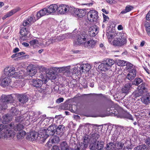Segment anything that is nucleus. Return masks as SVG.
<instances>
[{"mask_svg": "<svg viewBox=\"0 0 150 150\" xmlns=\"http://www.w3.org/2000/svg\"><path fill=\"white\" fill-rule=\"evenodd\" d=\"M32 81L33 86L37 88L40 87L43 83V81L42 80L38 79H33Z\"/></svg>", "mask_w": 150, "mask_h": 150, "instance_id": "obj_24", "label": "nucleus"}, {"mask_svg": "<svg viewBox=\"0 0 150 150\" xmlns=\"http://www.w3.org/2000/svg\"><path fill=\"white\" fill-rule=\"evenodd\" d=\"M115 145L112 143H110L109 144H107V147L106 150H115Z\"/></svg>", "mask_w": 150, "mask_h": 150, "instance_id": "obj_42", "label": "nucleus"}, {"mask_svg": "<svg viewBox=\"0 0 150 150\" xmlns=\"http://www.w3.org/2000/svg\"><path fill=\"white\" fill-rule=\"evenodd\" d=\"M61 147L62 150H68V145L66 142H63L61 143Z\"/></svg>", "mask_w": 150, "mask_h": 150, "instance_id": "obj_41", "label": "nucleus"}, {"mask_svg": "<svg viewBox=\"0 0 150 150\" xmlns=\"http://www.w3.org/2000/svg\"><path fill=\"white\" fill-rule=\"evenodd\" d=\"M75 146L74 147L71 148V150H83L80 148V147L78 145H76L75 144H74Z\"/></svg>", "mask_w": 150, "mask_h": 150, "instance_id": "obj_50", "label": "nucleus"}, {"mask_svg": "<svg viewBox=\"0 0 150 150\" xmlns=\"http://www.w3.org/2000/svg\"><path fill=\"white\" fill-rule=\"evenodd\" d=\"M134 7L133 6L128 5L126 6L125 7V9L123 10L120 13L119 15L121 14H123L129 12L133 10Z\"/></svg>", "mask_w": 150, "mask_h": 150, "instance_id": "obj_31", "label": "nucleus"}, {"mask_svg": "<svg viewBox=\"0 0 150 150\" xmlns=\"http://www.w3.org/2000/svg\"><path fill=\"white\" fill-rule=\"evenodd\" d=\"M13 98L11 95H2L0 100V109H5L7 108V104L9 102H11Z\"/></svg>", "mask_w": 150, "mask_h": 150, "instance_id": "obj_1", "label": "nucleus"}, {"mask_svg": "<svg viewBox=\"0 0 150 150\" xmlns=\"http://www.w3.org/2000/svg\"><path fill=\"white\" fill-rule=\"evenodd\" d=\"M26 134V132L24 131L21 130L19 131L17 135V137L18 139H23Z\"/></svg>", "mask_w": 150, "mask_h": 150, "instance_id": "obj_36", "label": "nucleus"}, {"mask_svg": "<svg viewBox=\"0 0 150 150\" xmlns=\"http://www.w3.org/2000/svg\"><path fill=\"white\" fill-rule=\"evenodd\" d=\"M87 35L84 34L82 33L79 36L77 39V42L80 44L83 43L84 44V41H86L87 39Z\"/></svg>", "mask_w": 150, "mask_h": 150, "instance_id": "obj_25", "label": "nucleus"}, {"mask_svg": "<svg viewBox=\"0 0 150 150\" xmlns=\"http://www.w3.org/2000/svg\"><path fill=\"white\" fill-rule=\"evenodd\" d=\"M127 40L125 38L120 36L113 42V45L115 46L121 47L126 44Z\"/></svg>", "mask_w": 150, "mask_h": 150, "instance_id": "obj_9", "label": "nucleus"}, {"mask_svg": "<svg viewBox=\"0 0 150 150\" xmlns=\"http://www.w3.org/2000/svg\"><path fill=\"white\" fill-rule=\"evenodd\" d=\"M144 93H145L143 91H142V90H138V91H136L133 92L132 94L136 97H137L141 96L143 93L144 94Z\"/></svg>", "mask_w": 150, "mask_h": 150, "instance_id": "obj_37", "label": "nucleus"}, {"mask_svg": "<svg viewBox=\"0 0 150 150\" xmlns=\"http://www.w3.org/2000/svg\"><path fill=\"white\" fill-rule=\"evenodd\" d=\"M27 20L30 23L31 22H34L33 20V18L31 16H29L28 17Z\"/></svg>", "mask_w": 150, "mask_h": 150, "instance_id": "obj_60", "label": "nucleus"}, {"mask_svg": "<svg viewBox=\"0 0 150 150\" xmlns=\"http://www.w3.org/2000/svg\"><path fill=\"white\" fill-rule=\"evenodd\" d=\"M38 135L37 141L40 143H43L49 137V136L46 133V129H42L40 130V132L38 133Z\"/></svg>", "mask_w": 150, "mask_h": 150, "instance_id": "obj_6", "label": "nucleus"}, {"mask_svg": "<svg viewBox=\"0 0 150 150\" xmlns=\"http://www.w3.org/2000/svg\"><path fill=\"white\" fill-rule=\"evenodd\" d=\"M96 44V41L93 40L91 39L87 42H85L84 43V46L88 49H91L94 47Z\"/></svg>", "mask_w": 150, "mask_h": 150, "instance_id": "obj_21", "label": "nucleus"}, {"mask_svg": "<svg viewBox=\"0 0 150 150\" xmlns=\"http://www.w3.org/2000/svg\"><path fill=\"white\" fill-rule=\"evenodd\" d=\"M54 143L50 139L49 141L47 142L46 144V146L48 147H51L52 144Z\"/></svg>", "mask_w": 150, "mask_h": 150, "instance_id": "obj_53", "label": "nucleus"}, {"mask_svg": "<svg viewBox=\"0 0 150 150\" xmlns=\"http://www.w3.org/2000/svg\"><path fill=\"white\" fill-rule=\"evenodd\" d=\"M98 28L94 24H92L88 30V34L91 37H94L98 33Z\"/></svg>", "mask_w": 150, "mask_h": 150, "instance_id": "obj_11", "label": "nucleus"}, {"mask_svg": "<svg viewBox=\"0 0 150 150\" xmlns=\"http://www.w3.org/2000/svg\"><path fill=\"white\" fill-rule=\"evenodd\" d=\"M103 22H105L106 21H108L109 20V18L108 16L103 14Z\"/></svg>", "mask_w": 150, "mask_h": 150, "instance_id": "obj_56", "label": "nucleus"}, {"mask_svg": "<svg viewBox=\"0 0 150 150\" xmlns=\"http://www.w3.org/2000/svg\"><path fill=\"white\" fill-rule=\"evenodd\" d=\"M137 68L134 67L133 69L129 70V73L126 77L127 79L130 80L134 79L136 76L137 74Z\"/></svg>", "mask_w": 150, "mask_h": 150, "instance_id": "obj_14", "label": "nucleus"}, {"mask_svg": "<svg viewBox=\"0 0 150 150\" xmlns=\"http://www.w3.org/2000/svg\"><path fill=\"white\" fill-rule=\"evenodd\" d=\"M54 143H57L59 141V138L58 136H54L53 138L51 139Z\"/></svg>", "mask_w": 150, "mask_h": 150, "instance_id": "obj_48", "label": "nucleus"}, {"mask_svg": "<svg viewBox=\"0 0 150 150\" xmlns=\"http://www.w3.org/2000/svg\"><path fill=\"white\" fill-rule=\"evenodd\" d=\"M98 67L101 70L104 71L107 70L110 68L105 62L101 63L98 66Z\"/></svg>", "mask_w": 150, "mask_h": 150, "instance_id": "obj_32", "label": "nucleus"}, {"mask_svg": "<svg viewBox=\"0 0 150 150\" xmlns=\"http://www.w3.org/2000/svg\"><path fill=\"white\" fill-rule=\"evenodd\" d=\"M106 1L110 4H115L116 3V1L113 0H106Z\"/></svg>", "mask_w": 150, "mask_h": 150, "instance_id": "obj_59", "label": "nucleus"}, {"mask_svg": "<svg viewBox=\"0 0 150 150\" xmlns=\"http://www.w3.org/2000/svg\"><path fill=\"white\" fill-rule=\"evenodd\" d=\"M127 118L130 120H133L134 119L132 115L129 114H127L126 116Z\"/></svg>", "mask_w": 150, "mask_h": 150, "instance_id": "obj_61", "label": "nucleus"}, {"mask_svg": "<svg viewBox=\"0 0 150 150\" xmlns=\"http://www.w3.org/2000/svg\"><path fill=\"white\" fill-rule=\"evenodd\" d=\"M38 133L35 132H30V135H28L27 137V139L31 141H34L36 140L37 141V137Z\"/></svg>", "mask_w": 150, "mask_h": 150, "instance_id": "obj_27", "label": "nucleus"}, {"mask_svg": "<svg viewBox=\"0 0 150 150\" xmlns=\"http://www.w3.org/2000/svg\"><path fill=\"white\" fill-rule=\"evenodd\" d=\"M71 35V33H66L57 37H52L48 40L47 43L49 42V44H53L54 42H58L66 38H70Z\"/></svg>", "mask_w": 150, "mask_h": 150, "instance_id": "obj_2", "label": "nucleus"}, {"mask_svg": "<svg viewBox=\"0 0 150 150\" xmlns=\"http://www.w3.org/2000/svg\"><path fill=\"white\" fill-rule=\"evenodd\" d=\"M56 125H51L46 129V133L49 136H53L55 133L56 130Z\"/></svg>", "mask_w": 150, "mask_h": 150, "instance_id": "obj_18", "label": "nucleus"}, {"mask_svg": "<svg viewBox=\"0 0 150 150\" xmlns=\"http://www.w3.org/2000/svg\"><path fill=\"white\" fill-rule=\"evenodd\" d=\"M105 62L108 66L110 67L114 64V61L112 59H108Z\"/></svg>", "mask_w": 150, "mask_h": 150, "instance_id": "obj_45", "label": "nucleus"}, {"mask_svg": "<svg viewBox=\"0 0 150 150\" xmlns=\"http://www.w3.org/2000/svg\"><path fill=\"white\" fill-rule=\"evenodd\" d=\"M72 7H69L68 5L65 4H61L59 5V6H58L57 11L60 14H63L68 12L71 13L72 11L71 8H72Z\"/></svg>", "mask_w": 150, "mask_h": 150, "instance_id": "obj_8", "label": "nucleus"}, {"mask_svg": "<svg viewBox=\"0 0 150 150\" xmlns=\"http://www.w3.org/2000/svg\"><path fill=\"white\" fill-rule=\"evenodd\" d=\"M59 89V86L58 85H54V87H52V91H55L57 92L58 91Z\"/></svg>", "mask_w": 150, "mask_h": 150, "instance_id": "obj_54", "label": "nucleus"}, {"mask_svg": "<svg viewBox=\"0 0 150 150\" xmlns=\"http://www.w3.org/2000/svg\"><path fill=\"white\" fill-rule=\"evenodd\" d=\"M5 127L6 128H8L9 129H13L15 131H20L22 130V129H23L24 127V126L22 124H19L16 125L15 126H14V123H11L10 124L5 125Z\"/></svg>", "mask_w": 150, "mask_h": 150, "instance_id": "obj_13", "label": "nucleus"}, {"mask_svg": "<svg viewBox=\"0 0 150 150\" xmlns=\"http://www.w3.org/2000/svg\"><path fill=\"white\" fill-rule=\"evenodd\" d=\"M132 86V84L131 83H128L125 84L122 89V93L128 94L131 89Z\"/></svg>", "mask_w": 150, "mask_h": 150, "instance_id": "obj_20", "label": "nucleus"}, {"mask_svg": "<svg viewBox=\"0 0 150 150\" xmlns=\"http://www.w3.org/2000/svg\"><path fill=\"white\" fill-rule=\"evenodd\" d=\"M142 79L140 78H136L134 80V84L136 85L137 86L143 81Z\"/></svg>", "mask_w": 150, "mask_h": 150, "instance_id": "obj_46", "label": "nucleus"}, {"mask_svg": "<svg viewBox=\"0 0 150 150\" xmlns=\"http://www.w3.org/2000/svg\"><path fill=\"white\" fill-rule=\"evenodd\" d=\"M73 73L75 74H81V71L79 69V66L78 65L77 67H75L74 68Z\"/></svg>", "mask_w": 150, "mask_h": 150, "instance_id": "obj_40", "label": "nucleus"}, {"mask_svg": "<svg viewBox=\"0 0 150 150\" xmlns=\"http://www.w3.org/2000/svg\"><path fill=\"white\" fill-rule=\"evenodd\" d=\"M29 23H30L26 20H25L24 21L23 23V25L25 27L28 25Z\"/></svg>", "mask_w": 150, "mask_h": 150, "instance_id": "obj_62", "label": "nucleus"}, {"mask_svg": "<svg viewBox=\"0 0 150 150\" xmlns=\"http://www.w3.org/2000/svg\"><path fill=\"white\" fill-rule=\"evenodd\" d=\"M21 10V8L18 7H17L15 8L12 10L3 17V19L4 20L6 19L7 18L11 16L15 13L19 11H20Z\"/></svg>", "mask_w": 150, "mask_h": 150, "instance_id": "obj_22", "label": "nucleus"}, {"mask_svg": "<svg viewBox=\"0 0 150 150\" xmlns=\"http://www.w3.org/2000/svg\"><path fill=\"white\" fill-rule=\"evenodd\" d=\"M118 146L119 147V148H122L124 146V144L122 142H119L117 144Z\"/></svg>", "mask_w": 150, "mask_h": 150, "instance_id": "obj_64", "label": "nucleus"}, {"mask_svg": "<svg viewBox=\"0 0 150 150\" xmlns=\"http://www.w3.org/2000/svg\"><path fill=\"white\" fill-rule=\"evenodd\" d=\"M134 150H146V146L144 144H142L135 147Z\"/></svg>", "mask_w": 150, "mask_h": 150, "instance_id": "obj_39", "label": "nucleus"}, {"mask_svg": "<svg viewBox=\"0 0 150 150\" xmlns=\"http://www.w3.org/2000/svg\"><path fill=\"white\" fill-rule=\"evenodd\" d=\"M30 43L31 45H34L38 44V40L34 39L30 41Z\"/></svg>", "mask_w": 150, "mask_h": 150, "instance_id": "obj_52", "label": "nucleus"}, {"mask_svg": "<svg viewBox=\"0 0 150 150\" xmlns=\"http://www.w3.org/2000/svg\"><path fill=\"white\" fill-rule=\"evenodd\" d=\"M87 17L90 22H96L99 18L98 12L95 10H90L87 13Z\"/></svg>", "mask_w": 150, "mask_h": 150, "instance_id": "obj_5", "label": "nucleus"}, {"mask_svg": "<svg viewBox=\"0 0 150 150\" xmlns=\"http://www.w3.org/2000/svg\"><path fill=\"white\" fill-rule=\"evenodd\" d=\"M90 135L92 139L96 141L100 137V133L97 131H95L93 133H90Z\"/></svg>", "mask_w": 150, "mask_h": 150, "instance_id": "obj_30", "label": "nucleus"}, {"mask_svg": "<svg viewBox=\"0 0 150 150\" xmlns=\"http://www.w3.org/2000/svg\"><path fill=\"white\" fill-rule=\"evenodd\" d=\"M138 89L142 90L145 93H146L147 90V85L144 83H142L138 86Z\"/></svg>", "mask_w": 150, "mask_h": 150, "instance_id": "obj_35", "label": "nucleus"}, {"mask_svg": "<svg viewBox=\"0 0 150 150\" xmlns=\"http://www.w3.org/2000/svg\"><path fill=\"white\" fill-rule=\"evenodd\" d=\"M88 142L89 141L88 138L85 137L83 139V142H79L77 144L80 147V148L81 149L84 150L87 147Z\"/></svg>", "mask_w": 150, "mask_h": 150, "instance_id": "obj_23", "label": "nucleus"}, {"mask_svg": "<svg viewBox=\"0 0 150 150\" xmlns=\"http://www.w3.org/2000/svg\"><path fill=\"white\" fill-rule=\"evenodd\" d=\"M144 26L146 29L150 28V21H145L144 23Z\"/></svg>", "mask_w": 150, "mask_h": 150, "instance_id": "obj_49", "label": "nucleus"}, {"mask_svg": "<svg viewBox=\"0 0 150 150\" xmlns=\"http://www.w3.org/2000/svg\"><path fill=\"white\" fill-rule=\"evenodd\" d=\"M64 98H60L57 100H56V103L58 104H59L61 102H63L64 100Z\"/></svg>", "mask_w": 150, "mask_h": 150, "instance_id": "obj_57", "label": "nucleus"}, {"mask_svg": "<svg viewBox=\"0 0 150 150\" xmlns=\"http://www.w3.org/2000/svg\"><path fill=\"white\" fill-rule=\"evenodd\" d=\"M37 72V71L36 69H34V70H33L31 72H29V75L30 76H32L35 75Z\"/></svg>", "mask_w": 150, "mask_h": 150, "instance_id": "obj_55", "label": "nucleus"}, {"mask_svg": "<svg viewBox=\"0 0 150 150\" xmlns=\"http://www.w3.org/2000/svg\"><path fill=\"white\" fill-rule=\"evenodd\" d=\"M4 128L3 132H0V139L3 137L9 138H13L15 134V132L11 130H8V128H6L4 126Z\"/></svg>", "mask_w": 150, "mask_h": 150, "instance_id": "obj_7", "label": "nucleus"}, {"mask_svg": "<svg viewBox=\"0 0 150 150\" xmlns=\"http://www.w3.org/2000/svg\"><path fill=\"white\" fill-rule=\"evenodd\" d=\"M104 143L102 141H96L91 143L89 148L92 150H103Z\"/></svg>", "mask_w": 150, "mask_h": 150, "instance_id": "obj_3", "label": "nucleus"}, {"mask_svg": "<svg viewBox=\"0 0 150 150\" xmlns=\"http://www.w3.org/2000/svg\"><path fill=\"white\" fill-rule=\"evenodd\" d=\"M91 68V66L88 63L83 64L79 65V69L81 73H86Z\"/></svg>", "mask_w": 150, "mask_h": 150, "instance_id": "obj_16", "label": "nucleus"}, {"mask_svg": "<svg viewBox=\"0 0 150 150\" xmlns=\"http://www.w3.org/2000/svg\"><path fill=\"white\" fill-rule=\"evenodd\" d=\"M64 127V126L62 125H59L57 127H56L55 131L57 134L59 135L60 134H61L63 132Z\"/></svg>", "mask_w": 150, "mask_h": 150, "instance_id": "obj_33", "label": "nucleus"}, {"mask_svg": "<svg viewBox=\"0 0 150 150\" xmlns=\"http://www.w3.org/2000/svg\"><path fill=\"white\" fill-rule=\"evenodd\" d=\"M55 69L58 70L59 72H61L62 71H64L66 73L67 72L68 73H70V71L69 70L70 69V66L63 67H55Z\"/></svg>", "mask_w": 150, "mask_h": 150, "instance_id": "obj_29", "label": "nucleus"}, {"mask_svg": "<svg viewBox=\"0 0 150 150\" xmlns=\"http://www.w3.org/2000/svg\"><path fill=\"white\" fill-rule=\"evenodd\" d=\"M16 96L18 100L21 103H25L28 101V98L25 94H18Z\"/></svg>", "mask_w": 150, "mask_h": 150, "instance_id": "obj_17", "label": "nucleus"}, {"mask_svg": "<svg viewBox=\"0 0 150 150\" xmlns=\"http://www.w3.org/2000/svg\"><path fill=\"white\" fill-rule=\"evenodd\" d=\"M109 115L108 113L106 112H100L98 114L96 115L92 116L93 117H104L106 116H108Z\"/></svg>", "mask_w": 150, "mask_h": 150, "instance_id": "obj_38", "label": "nucleus"}, {"mask_svg": "<svg viewBox=\"0 0 150 150\" xmlns=\"http://www.w3.org/2000/svg\"><path fill=\"white\" fill-rule=\"evenodd\" d=\"M127 62L123 60H120L118 62L119 65H120L121 66H123L126 65Z\"/></svg>", "mask_w": 150, "mask_h": 150, "instance_id": "obj_51", "label": "nucleus"}, {"mask_svg": "<svg viewBox=\"0 0 150 150\" xmlns=\"http://www.w3.org/2000/svg\"><path fill=\"white\" fill-rule=\"evenodd\" d=\"M71 13L75 17L81 18L84 16L86 14L85 9H82L72 7Z\"/></svg>", "mask_w": 150, "mask_h": 150, "instance_id": "obj_4", "label": "nucleus"}, {"mask_svg": "<svg viewBox=\"0 0 150 150\" xmlns=\"http://www.w3.org/2000/svg\"><path fill=\"white\" fill-rule=\"evenodd\" d=\"M11 80L9 76H6L4 78L1 77L0 79V85L3 87L8 86H11Z\"/></svg>", "mask_w": 150, "mask_h": 150, "instance_id": "obj_12", "label": "nucleus"}, {"mask_svg": "<svg viewBox=\"0 0 150 150\" xmlns=\"http://www.w3.org/2000/svg\"><path fill=\"white\" fill-rule=\"evenodd\" d=\"M35 69V68L33 65H31L28 66L27 68V71L28 72H31L34 69Z\"/></svg>", "mask_w": 150, "mask_h": 150, "instance_id": "obj_47", "label": "nucleus"}, {"mask_svg": "<svg viewBox=\"0 0 150 150\" xmlns=\"http://www.w3.org/2000/svg\"><path fill=\"white\" fill-rule=\"evenodd\" d=\"M142 102L146 105H148L150 103V93H146L144 94L141 98Z\"/></svg>", "mask_w": 150, "mask_h": 150, "instance_id": "obj_19", "label": "nucleus"}, {"mask_svg": "<svg viewBox=\"0 0 150 150\" xmlns=\"http://www.w3.org/2000/svg\"><path fill=\"white\" fill-rule=\"evenodd\" d=\"M126 68L127 70H130L132 69H133L134 67L137 68L133 64H132L131 63L129 62H127L126 64Z\"/></svg>", "mask_w": 150, "mask_h": 150, "instance_id": "obj_43", "label": "nucleus"}, {"mask_svg": "<svg viewBox=\"0 0 150 150\" xmlns=\"http://www.w3.org/2000/svg\"><path fill=\"white\" fill-rule=\"evenodd\" d=\"M4 73L6 76H12L15 77L16 76L17 73L15 72V68L13 67H8L4 69Z\"/></svg>", "mask_w": 150, "mask_h": 150, "instance_id": "obj_10", "label": "nucleus"}, {"mask_svg": "<svg viewBox=\"0 0 150 150\" xmlns=\"http://www.w3.org/2000/svg\"><path fill=\"white\" fill-rule=\"evenodd\" d=\"M51 150H60L59 147L56 146H53Z\"/></svg>", "mask_w": 150, "mask_h": 150, "instance_id": "obj_63", "label": "nucleus"}, {"mask_svg": "<svg viewBox=\"0 0 150 150\" xmlns=\"http://www.w3.org/2000/svg\"><path fill=\"white\" fill-rule=\"evenodd\" d=\"M3 122H5L11 121L12 119L11 115H5L3 116Z\"/></svg>", "mask_w": 150, "mask_h": 150, "instance_id": "obj_34", "label": "nucleus"}, {"mask_svg": "<svg viewBox=\"0 0 150 150\" xmlns=\"http://www.w3.org/2000/svg\"><path fill=\"white\" fill-rule=\"evenodd\" d=\"M48 13H54L57 10L58 6L56 4H52L46 7Z\"/></svg>", "mask_w": 150, "mask_h": 150, "instance_id": "obj_26", "label": "nucleus"}, {"mask_svg": "<svg viewBox=\"0 0 150 150\" xmlns=\"http://www.w3.org/2000/svg\"><path fill=\"white\" fill-rule=\"evenodd\" d=\"M94 126H96V127L98 126L97 125H94L93 124H90L88 123H87L86 125V127L88 128L89 131H90V132L91 130H92L93 129V127Z\"/></svg>", "mask_w": 150, "mask_h": 150, "instance_id": "obj_44", "label": "nucleus"}, {"mask_svg": "<svg viewBox=\"0 0 150 150\" xmlns=\"http://www.w3.org/2000/svg\"><path fill=\"white\" fill-rule=\"evenodd\" d=\"M146 20L150 21V10L149 11L146 17Z\"/></svg>", "mask_w": 150, "mask_h": 150, "instance_id": "obj_58", "label": "nucleus"}, {"mask_svg": "<svg viewBox=\"0 0 150 150\" xmlns=\"http://www.w3.org/2000/svg\"><path fill=\"white\" fill-rule=\"evenodd\" d=\"M20 33L21 35L20 37V39L22 41L26 40L28 37L27 35L28 33V31L25 27H24L21 29Z\"/></svg>", "mask_w": 150, "mask_h": 150, "instance_id": "obj_15", "label": "nucleus"}, {"mask_svg": "<svg viewBox=\"0 0 150 150\" xmlns=\"http://www.w3.org/2000/svg\"><path fill=\"white\" fill-rule=\"evenodd\" d=\"M47 13H48L46 7L42 9L37 13V19H38L41 17L45 16Z\"/></svg>", "mask_w": 150, "mask_h": 150, "instance_id": "obj_28", "label": "nucleus"}]
</instances>
